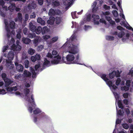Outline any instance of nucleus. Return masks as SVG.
I'll return each instance as SVG.
<instances>
[{
    "mask_svg": "<svg viewBox=\"0 0 133 133\" xmlns=\"http://www.w3.org/2000/svg\"><path fill=\"white\" fill-rule=\"evenodd\" d=\"M75 56H76V59L74 60L75 59V56L74 55L70 54L67 55L66 57L67 63L68 64H80L79 63V61H78L79 57V54L75 55Z\"/></svg>",
    "mask_w": 133,
    "mask_h": 133,
    "instance_id": "nucleus-1",
    "label": "nucleus"
},
{
    "mask_svg": "<svg viewBox=\"0 0 133 133\" xmlns=\"http://www.w3.org/2000/svg\"><path fill=\"white\" fill-rule=\"evenodd\" d=\"M68 52L71 54L75 55L79 54V50L77 47L75 45H72L71 46H69L68 49Z\"/></svg>",
    "mask_w": 133,
    "mask_h": 133,
    "instance_id": "nucleus-2",
    "label": "nucleus"
},
{
    "mask_svg": "<svg viewBox=\"0 0 133 133\" xmlns=\"http://www.w3.org/2000/svg\"><path fill=\"white\" fill-rule=\"evenodd\" d=\"M20 42L17 40L16 44H13L11 46V49L14 51H19L21 49V46L19 45Z\"/></svg>",
    "mask_w": 133,
    "mask_h": 133,
    "instance_id": "nucleus-3",
    "label": "nucleus"
},
{
    "mask_svg": "<svg viewBox=\"0 0 133 133\" xmlns=\"http://www.w3.org/2000/svg\"><path fill=\"white\" fill-rule=\"evenodd\" d=\"M15 65L16 67V70L19 72H21L23 71V67L22 65L19 64L17 62L15 63Z\"/></svg>",
    "mask_w": 133,
    "mask_h": 133,
    "instance_id": "nucleus-4",
    "label": "nucleus"
},
{
    "mask_svg": "<svg viewBox=\"0 0 133 133\" xmlns=\"http://www.w3.org/2000/svg\"><path fill=\"white\" fill-rule=\"evenodd\" d=\"M118 75L116 74V72L115 71H113L111 73H109V76L110 78L111 79H112L113 78L115 75H116V76L117 77H119L120 76V73L118 71Z\"/></svg>",
    "mask_w": 133,
    "mask_h": 133,
    "instance_id": "nucleus-5",
    "label": "nucleus"
},
{
    "mask_svg": "<svg viewBox=\"0 0 133 133\" xmlns=\"http://www.w3.org/2000/svg\"><path fill=\"white\" fill-rule=\"evenodd\" d=\"M36 7V4L34 3V2H32L31 3L29 4L28 5V7L29 10L32 9H35Z\"/></svg>",
    "mask_w": 133,
    "mask_h": 133,
    "instance_id": "nucleus-6",
    "label": "nucleus"
},
{
    "mask_svg": "<svg viewBox=\"0 0 133 133\" xmlns=\"http://www.w3.org/2000/svg\"><path fill=\"white\" fill-rule=\"evenodd\" d=\"M5 83V85L6 87L8 86L9 85L13 82V81L11 80L10 79L8 78L5 79L4 81Z\"/></svg>",
    "mask_w": 133,
    "mask_h": 133,
    "instance_id": "nucleus-7",
    "label": "nucleus"
},
{
    "mask_svg": "<svg viewBox=\"0 0 133 133\" xmlns=\"http://www.w3.org/2000/svg\"><path fill=\"white\" fill-rule=\"evenodd\" d=\"M30 29L31 31L33 32H35L36 27L35 25H33L32 23L31 22L29 23Z\"/></svg>",
    "mask_w": 133,
    "mask_h": 133,
    "instance_id": "nucleus-8",
    "label": "nucleus"
},
{
    "mask_svg": "<svg viewBox=\"0 0 133 133\" xmlns=\"http://www.w3.org/2000/svg\"><path fill=\"white\" fill-rule=\"evenodd\" d=\"M16 7L15 4V3H12L11 5L8 7V9L11 12L14 11Z\"/></svg>",
    "mask_w": 133,
    "mask_h": 133,
    "instance_id": "nucleus-9",
    "label": "nucleus"
},
{
    "mask_svg": "<svg viewBox=\"0 0 133 133\" xmlns=\"http://www.w3.org/2000/svg\"><path fill=\"white\" fill-rule=\"evenodd\" d=\"M14 54L13 52H9L8 55V59H10V60H12L13 59Z\"/></svg>",
    "mask_w": 133,
    "mask_h": 133,
    "instance_id": "nucleus-10",
    "label": "nucleus"
},
{
    "mask_svg": "<svg viewBox=\"0 0 133 133\" xmlns=\"http://www.w3.org/2000/svg\"><path fill=\"white\" fill-rule=\"evenodd\" d=\"M31 40L27 38L23 37L22 38L23 42L26 44H29L31 42Z\"/></svg>",
    "mask_w": 133,
    "mask_h": 133,
    "instance_id": "nucleus-11",
    "label": "nucleus"
},
{
    "mask_svg": "<svg viewBox=\"0 0 133 133\" xmlns=\"http://www.w3.org/2000/svg\"><path fill=\"white\" fill-rule=\"evenodd\" d=\"M31 73L26 70H25L24 71L23 74V76L26 77H29L31 76Z\"/></svg>",
    "mask_w": 133,
    "mask_h": 133,
    "instance_id": "nucleus-12",
    "label": "nucleus"
},
{
    "mask_svg": "<svg viewBox=\"0 0 133 133\" xmlns=\"http://www.w3.org/2000/svg\"><path fill=\"white\" fill-rule=\"evenodd\" d=\"M48 31V27L46 26H45L43 27L42 28L41 32L42 34H44L46 33Z\"/></svg>",
    "mask_w": 133,
    "mask_h": 133,
    "instance_id": "nucleus-13",
    "label": "nucleus"
},
{
    "mask_svg": "<svg viewBox=\"0 0 133 133\" xmlns=\"http://www.w3.org/2000/svg\"><path fill=\"white\" fill-rule=\"evenodd\" d=\"M46 2V4L47 6H49L51 5V6H53V2L54 0H45Z\"/></svg>",
    "mask_w": 133,
    "mask_h": 133,
    "instance_id": "nucleus-14",
    "label": "nucleus"
},
{
    "mask_svg": "<svg viewBox=\"0 0 133 133\" xmlns=\"http://www.w3.org/2000/svg\"><path fill=\"white\" fill-rule=\"evenodd\" d=\"M38 23H40L41 25H44L45 24V21L41 18H38L37 19Z\"/></svg>",
    "mask_w": 133,
    "mask_h": 133,
    "instance_id": "nucleus-15",
    "label": "nucleus"
},
{
    "mask_svg": "<svg viewBox=\"0 0 133 133\" xmlns=\"http://www.w3.org/2000/svg\"><path fill=\"white\" fill-rule=\"evenodd\" d=\"M35 49L32 48H30L28 49V53L29 54L31 55H33L35 52Z\"/></svg>",
    "mask_w": 133,
    "mask_h": 133,
    "instance_id": "nucleus-16",
    "label": "nucleus"
},
{
    "mask_svg": "<svg viewBox=\"0 0 133 133\" xmlns=\"http://www.w3.org/2000/svg\"><path fill=\"white\" fill-rule=\"evenodd\" d=\"M31 98L32 100H31L29 98L28 99V102L30 103H32L33 104L35 105V103L34 101V95L33 94H32L31 96Z\"/></svg>",
    "mask_w": 133,
    "mask_h": 133,
    "instance_id": "nucleus-17",
    "label": "nucleus"
},
{
    "mask_svg": "<svg viewBox=\"0 0 133 133\" xmlns=\"http://www.w3.org/2000/svg\"><path fill=\"white\" fill-rule=\"evenodd\" d=\"M62 18L60 17H56L55 19V22L56 24L58 25L61 22Z\"/></svg>",
    "mask_w": 133,
    "mask_h": 133,
    "instance_id": "nucleus-18",
    "label": "nucleus"
},
{
    "mask_svg": "<svg viewBox=\"0 0 133 133\" xmlns=\"http://www.w3.org/2000/svg\"><path fill=\"white\" fill-rule=\"evenodd\" d=\"M56 58L57 59L54 60L52 61L51 62L52 63L55 64H57L59 63V60L61 58L60 57H57Z\"/></svg>",
    "mask_w": 133,
    "mask_h": 133,
    "instance_id": "nucleus-19",
    "label": "nucleus"
},
{
    "mask_svg": "<svg viewBox=\"0 0 133 133\" xmlns=\"http://www.w3.org/2000/svg\"><path fill=\"white\" fill-rule=\"evenodd\" d=\"M41 30L42 27L41 26H39L37 28H36L35 32L38 35L41 32Z\"/></svg>",
    "mask_w": 133,
    "mask_h": 133,
    "instance_id": "nucleus-20",
    "label": "nucleus"
},
{
    "mask_svg": "<svg viewBox=\"0 0 133 133\" xmlns=\"http://www.w3.org/2000/svg\"><path fill=\"white\" fill-rule=\"evenodd\" d=\"M15 23L14 21H11L10 22L9 26L10 28L12 29H14L15 27Z\"/></svg>",
    "mask_w": 133,
    "mask_h": 133,
    "instance_id": "nucleus-21",
    "label": "nucleus"
},
{
    "mask_svg": "<svg viewBox=\"0 0 133 133\" xmlns=\"http://www.w3.org/2000/svg\"><path fill=\"white\" fill-rule=\"evenodd\" d=\"M60 5V3L59 1H55L54 0V1L53 2V6L54 7H56Z\"/></svg>",
    "mask_w": 133,
    "mask_h": 133,
    "instance_id": "nucleus-22",
    "label": "nucleus"
},
{
    "mask_svg": "<svg viewBox=\"0 0 133 133\" xmlns=\"http://www.w3.org/2000/svg\"><path fill=\"white\" fill-rule=\"evenodd\" d=\"M101 78L105 82L108 81L109 79L106 77V75L105 74H103L101 75Z\"/></svg>",
    "mask_w": 133,
    "mask_h": 133,
    "instance_id": "nucleus-23",
    "label": "nucleus"
},
{
    "mask_svg": "<svg viewBox=\"0 0 133 133\" xmlns=\"http://www.w3.org/2000/svg\"><path fill=\"white\" fill-rule=\"evenodd\" d=\"M41 111L39 108H37L34 110V113L35 114H37L41 112Z\"/></svg>",
    "mask_w": 133,
    "mask_h": 133,
    "instance_id": "nucleus-24",
    "label": "nucleus"
},
{
    "mask_svg": "<svg viewBox=\"0 0 133 133\" xmlns=\"http://www.w3.org/2000/svg\"><path fill=\"white\" fill-rule=\"evenodd\" d=\"M125 35V33L123 31H121L118 33V37L120 38H122Z\"/></svg>",
    "mask_w": 133,
    "mask_h": 133,
    "instance_id": "nucleus-25",
    "label": "nucleus"
},
{
    "mask_svg": "<svg viewBox=\"0 0 133 133\" xmlns=\"http://www.w3.org/2000/svg\"><path fill=\"white\" fill-rule=\"evenodd\" d=\"M92 17L94 20L98 19L99 18V17L98 15H96L95 14H93L92 15Z\"/></svg>",
    "mask_w": 133,
    "mask_h": 133,
    "instance_id": "nucleus-26",
    "label": "nucleus"
},
{
    "mask_svg": "<svg viewBox=\"0 0 133 133\" xmlns=\"http://www.w3.org/2000/svg\"><path fill=\"white\" fill-rule=\"evenodd\" d=\"M30 71L32 74V77H35L36 75V73L35 72V71L32 68L30 67Z\"/></svg>",
    "mask_w": 133,
    "mask_h": 133,
    "instance_id": "nucleus-27",
    "label": "nucleus"
},
{
    "mask_svg": "<svg viewBox=\"0 0 133 133\" xmlns=\"http://www.w3.org/2000/svg\"><path fill=\"white\" fill-rule=\"evenodd\" d=\"M55 14V11L54 9H51L49 10V15H50L52 16L54 15Z\"/></svg>",
    "mask_w": 133,
    "mask_h": 133,
    "instance_id": "nucleus-28",
    "label": "nucleus"
},
{
    "mask_svg": "<svg viewBox=\"0 0 133 133\" xmlns=\"http://www.w3.org/2000/svg\"><path fill=\"white\" fill-rule=\"evenodd\" d=\"M25 67L26 68H28L29 67V62L28 60H25L24 62Z\"/></svg>",
    "mask_w": 133,
    "mask_h": 133,
    "instance_id": "nucleus-29",
    "label": "nucleus"
},
{
    "mask_svg": "<svg viewBox=\"0 0 133 133\" xmlns=\"http://www.w3.org/2000/svg\"><path fill=\"white\" fill-rule=\"evenodd\" d=\"M117 104L119 108H121V109H123V106L121 101L119 100L118 101Z\"/></svg>",
    "mask_w": 133,
    "mask_h": 133,
    "instance_id": "nucleus-30",
    "label": "nucleus"
},
{
    "mask_svg": "<svg viewBox=\"0 0 133 133\" xmlns=\"http://www.w3.org/2000/svg\"><path fill=\"white\" fill-rule=\"evenodd\" d=\"M27 35V36L28 37L30 38L35 37L36 36L35 34L34 33L31 34L28 33Z\"/></svg>",
    "mask_w": 133,
    "mask_h": 133,
    "instance_id": "nucleus-31",
    "label": "nucleus"
},
{
    "mask_svg": "<svg viewBox=\"0 0 133 133\" xmlns=\"http://www.w3.org/2000/svg\"><path fill=\"white\" fill-rule=\"evenodd\" d=\"M106 39L108 41H113L114 39V37L113 36H107L106 37Z\"/></svg>",
    "mask_w": 133,
    "mask_h": 133,
    "instance_id": "nucleus-32",
    "label": "nucleus"
},
{
    "mask_svg": "<svg viewBox=\"0 0 133 133\" xmlns=\"http://www.w3.org/2000/svg\"><path fill=\"white\" fill-rule=\"evenodd\" d=\"M30 92V89L26 88L24 89V92L25 96H27Z\"/></svg>",
    "mask_w": 133,
    "mask_h": 133,
    "instance_id": "nucleus-33",
    "label": "nucleus"
},
{
    "mask_svg": "<svg viewBox=\"0 0 133 133\" xmlns=\"http://www.w3.org/2000/svg\"><path fill=\"white\" fill-rule=\"evenodd\" d=\"M58 37H55L52 38L51 40V43H54L58 39Z\"/></svg>",
    "mask_w": 133,
    "mask_h": 133,
    "instance_id": "nucleus-34",
    "label": "nucleus"
},
{
    "mask_svg": "<svg viewBox=\"0 0 133 133\" xmlns=\"http://www.w3.org/2000/svg\"><path fill=\"white\" fill-rule=\"evenodd\" d=\"M50 63V61L47 59L46 58H45L44 59V62L43 64L44 65H48Z\"/></svg>",
    "mask_w": 133,
    "mask_h": 133,
    "instance_id": "nucleus-35",
    "label": "nucleus"
},
{
    "mask_svg": "<svg viewBox=\"0 0 133 133\" xmlns=\"http://www.w3.org/2000/svg\"><path fill=\"white\" fill-rule=\"evenodd\" d=\"M23 32L24 35H27L29 33L28 29L26 27L24 28L23 30Z\"/></svg>",
    "mask_w": 133,
    "mask_h": 133,
    "instance_id": "nucleus-36",
    "label": "nucleus"
},
{
    "mask_svg": "<svg viewBox=\"0 0 133 133\" xmlns=\"http://www.w3.org/2000/svg\"><path fill=\"white\" fill-rule=\"evenodd\" d=\"M76 11H75L74 12H71V15L73 18L75 19V18H78V17H77L76 15Z\"/></svg>",
    "mask_w": 133,
    "mask_h": 133,
    "instance_id": "nucleus-37",
    "label": "nucleus"
},
{
    "mask_svg": "<svg viewBox=\"0 0 133 133\" xmlns=\"http://www.w3.org/2000/svg\"><path fill=\"white\" fill-rule=\"evenodd\" d=\"M7 65L8 66V68L10 69L13 68L14 66V64H12V63L9 64H8Z\"/></svg>",
    "mask_w": 133,
    "mask_h": 133,
    "instance_id": "nucleus-38",
    "label": "nucleus"
},
{
    "mask_svg": "<svg viewBox=\"0 0 133 133\" xmlns=\"http://www.w3.org/2000/svg\"><path fill=\"white\" fill-rule=\"evenodd\" d=\"M112 13L114 17H117L118 16V12L117 11L114 10L112 11Z\"/></svg>",
    "mask_w": 133,
    "mask_h": 133,
    "instance_id": "nucleus-39",
    "label": "nucleus"
},
{
    "mask_svg": "<svg viewBox=\"0 0 133 133\" xmlns=\"http://www.w3.org/2000/svg\"><path fill=\"white\" fill-rule=\"evenodd\" d=\"M1 76L3 80L4 81L5 80V79L7 78H8L6 77L7 75L5 73H3L2 74Z\"/></svg>",
    "mask_w": 133,
    "mask_h": 133,
    "instance_id": "nucleus-40",
    "label": "nucleus"
},
{
    "mask_svg": "<svg viewBox=\"0 0 133 133\" xmlns=\"http://www.w3.org/2000/svg\"><path fill=\"white\" fill-rule=\"evenodd\" d=\"M106 82L107 84L109 86V87H111L112 86V81H108Z\"/></svg>",
    "mask_w": 133,
    "mask_h": 133,
    "instance_id": "nucleus-41",
    "label": "nucleus"
},
{
    "mask_svg": "<svg viewBox=\"0 0 133 133\" xmlns=\"http://www.w3.org/2000/svg\"><path fill=\"white\" fill-rule=\"evenodd\" d=\"M17 17L19 20L21 21L22 18V14L20 13H18V14Z\"/></svg>",
    "mask_w": 133,
    "mask_h": 133,
    "instance_id": "nucleus-42",
    "label": "nucleus"
},
{
    "mask_svg": "<svg viewBox=\"0 0 133 133\" xmlns=\"http://www.w3.org/2000/svg\"><path fill=\"white\" fill-rule=\"evenodd\" d=\"M121 90H122L128 91L129 89V88L126 86H124L123 87H122L121 88Z\"/></svg>",
    "mask_w": 133,
    "mask_h": 133,
    "instance_id": "nucleus-43",
    "label": "nucleus"
},
{
    "mask_svg": "<svg viewBox=\"0 0 133 133\" xmlns=\"http://www.w3.org/2000/svg\"><path fill=\"white\" fill-rule=\"evenodd\" d=\"M121 80L120 78H118L116 82V85H118L121 82Z\"/></svg>",
    "mask_w": 133,
    "mask_h": 133,
    "instance_id": "nucleus-44",
    "label": "nucleus"
},
{
    "mask_svg": "<svg viewBox=\"0 0 133 133\" xmlns=\"http://www.w3.org/2000/svg\"><path fill=\"white\" fill-rule=\"evenodd\" d=\"M35 56V57L36 60H40L41 56L39 54H37Z\"/></svg>",
    "mask_w": 133,
    "mask_h": 133,
    "instance_id": "nucleus-45",
    "label": "nucleus"
},
{
    "mask_svg": "<svg viewBox=\"0 0 133 133\" xmlns=\"http://www.w3.org/2000/svg\"><path fill=\"white\" fill-rule=\"evenodd\" d=\"M122 126L124 128L126 129H128L129 127L127 123L123 124L122 125Z\"/></svg>",
    "mask_w": 133,
    "mask_h": 133,
    "instance_id": "nucleus-46",
    "label": "nucleus"
},
{
    "mask_svg": "<svg viewBox=\"0 0 133 133\" xmlns=\"http://www.w3.org/2000/svg\"><path fill=\"white\" fill-rule=\"evenodd\" d=\"M47 23L48 24L50 25L53 24L54 23V21L50 19H49L48 20Z\"/></svg>",
    "mask_w": 133,
    "mask_h": 133,
    "instance_id": "nucleus-47",
    "label": "nucleus"
},
{
    "mask_svg": "<svg viewBox=\"0 0 133 133\" xmlns=\"http://www.w3.org/2000/svg\"><path fill=\"white\" fill-rule=\"evenodd\" d=\"M98 9V7H93L92 9V12L93 13H95L97 11Z\"/></svg>",
    "mask_w": 133,
    "mask_h": 133,
    "instance_id": "nucleus-48",
    "label": "nucleus"
},
{
    "mask_svg": "<svg viewBox=\"0 0 133 133\" xmlns=\"http://www.w3.org/2000/svg\"><path fill=\"white\" fill-rule=\"evenodd\" d=\"M103 8L105 10H109L110 9L109 6H108L105 4L104 5Z\"/></svg>",
    "mask_w": 133,
    "mask_h": 133,
    "instance_id": "nucleus-49",
    "label": "nucleus"
},
{
    "mask_svg": "<svg viewBox=\"0 0 133 133\" xmlns=\"http://www.w3.org/2000/svg\"><path fill=\"white\" fill-rule=\"evenodd\" d=\"M117 28L118 30H124V28L119 25L117 27Z\"/></svg>",
    "mask_w": 133,
    "mask_h": 133,
    "instance_id": "nucleus-50",
    "label": "nucleus"
},
{
    "mask_svg": "<svg viewBox=\"0 0 133 133\" xmlns=\"http://www.w3.org/2000/svg\"><path fill=\"white\" fill-rule=\"evenodd\" d=\"M99 22L101 23H104L105 24H107L103 18L100 19L99 20Z\"/></svg>",
    "mask_w": 133,
    "mask_h": 133,
    "instance_id": "nucleus-51",
    "label": "nucleus"
},
{
    "mask_svg": "<svg viewBox=\"0 0 133 133\" xmlns=\"http://www.w3.org/2000/svg\"><path fill=\"white\" fill-rule=\"evenodd\" d=\"M130 80H127L126 81L125 85L127 86L128 87H130Z\"/></svg>",
    "mask_w": 133,
    "mask_h": 133,
    "instance_id": "nucleus-52",
    "label": "nucleus"
},
{
    "mask_svg": "<svg viewBox=\"0 0 133 133\" xmlns=\"http://www.w3.org/2000/svg\"><path fill=\"white\" fill-rule=\"evenodd\" d=\"M8 48V45L4 46L3 48V52H5L6 50Z\"/></svg>",
    "mask_w": 133,
    "mask_h": 133,
    "instance_id": "nucleus-53",
    "label": "nucleus"
},
{
    "mask_svg": "<svg viewBox=\"0 0 133 133\" xmlns=\"http://www.w3.org/2000/svg\"><path fill=\"white\" fill-rule=\"evenodd\" d=\"M31 61L34 62H35L36 61L35 56H32L31 57Z\"/></svg>",
    "mask_w": 133,
    "mask_h": 133,
    "instance_id": "nucleus-54",
    "label": "nucleus"
},
{
    "mask_svg": "<svg viewBox=\"0 0 133 133\" xmlns=\"http://www.w3.org/2000/svg\"><path fill=\"white\" fill-rule=\"evenodd\" d=\"M5 3L3 0H0V5L3 6L5 4Z\"/></svg>",
    "mask_w": 133,
    "mask_h": 133,
    "instance_id": "nucleus-55",
    "label": "nucleus"
},
{
    "mask_svg": "<svg viewBox=\"0 0 133 133\" xmlns=\"http://www.w3.org/2000/svg\"><path fill=\"white\" fill-rule=\"evenodd\" d=\"M40 66V64H38L35 65V68L36 71L39 68Z\"/></svg>",
    "mask_w": 133,
    "mask_h": 133,
    "instance_id": "nucleus-56",
    "label": "nucleus"
},
{
    "mask_svg": "<svg viewBox=\"0 0 133 133\" xmlns=\"http://www.w3.org/2000/svg\"><path fill=\"white\" fill-rule=\"evenodd\" d=\"M123 95V97L125 98H126L128 97V93H124Z\"/></svg>",
    "mask_w": 133,
    "mask_h": 133,
    "instance_id": "nucleus-57",
    "label": "nucleus"
},
{
    "mask_svg": "<svg viewBox=\"0 0 133 133\" xmlns=\"http://www.w3.org/2000/svg\"><path fill=\"white\" fill-rule=\"evenodd\" d=\"M21 37V34L20 33H18L16 35L17 38L18 39H20Z\"/></svg>",
    "mask_w": 133,
    "mask_h": 133,
    "instance_id": "nucleus-58",
    "label": "nucleus"
},
{
    "mask_svg": "<svg viewBox=\"0 0 133 133\" xmlns=\"http://www.w3.org/2000/svg\"><path fill=\"white\" fill-rule=\"evenodd\" d=\"M25 21H27L29 18V15L28 14H25Z\"/></svg>",
    "mask_w": 133,
    "mask_h": 133,
    "instance_id": "nucleus-59",
    "label": "nucleus"
},
{
    "mask_svg": "<svg viewBox=\"0 0 133 133\" xmlns=\"http://www.w3.org/2000/svg\"><path fill=\"white\" fill-rule=\"evenodd\" d=\"M6 91L5 90L3 89L1 90V91L0 92V94H6Z\"/></svg>",
    "mask_w": 133,
    "mask_h": 133,
    "instance_id": "nucleus-60",
    "label": "nucleus"
},
{
    "mask_svg": "<svg viewBox=\"0 0 133 133\" xmlns=\"http://www.w3.org/2000/svg\"><path fill=\"white\" fill-rule=\"evenodd\" d=\"M28 110L29 112H30V113H31L33 111V109L30 106L29 107H28Z\"/></svg>",
    "mask_w": 133,
    "mask_h": 133,
    "instance_id": "nucleus-61",
    "label": "nucleus"
},
{
    "mask_svg": "<svg viewBox=\"0 0 133 133\" xmlns=\"http://www.w3.org/2000/svg\"><path fill=\"white\" fill-rule=\"evenodd\" d=\"M0 14L3 17H5V15L4 13L2 12L1 10V9L0 8Z\"/></svg>",
    "mask_w": 133,
    "mask_h": 133,
    "instance_id": "nucleus-62",
    "label": "nucleus"
},
{
    "mask_svg": "<svg viewBox=\"0 0 133 133\" xmlns=\"http://www.w3.org/2000/svg\"><path fill=\"white\" fill-rule=\"evenodd\" d=\"M128 101L127 99H124L123 101V103L126 105L128 104Z\"/></svg>",
    "mask_w": 133,
    "mask_h": 133,
    "instance_id": "nucleus-63",
    "label": "nucleus"
},
{
    "mask_svg": "<svg viewBox=\"0 0 133 133\" xmlns=\"http://www.w3.org/2000/svg\"><path fill=\"white\" fill-rule=\"evenodd\" d=\"M47 56V57L49 58H51L53 57L51 53L50 52H48V53Z\"/></svg>",
    "mask_w": 133,
    "mask_h": 133,
    "instance_id": "nucleus-64",
    "label": "nucleus"
}]
</instances>
